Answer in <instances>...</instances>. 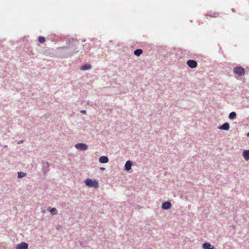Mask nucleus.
<instances>
[{
  "mask_svg": "<svg viewBox=\"0 0 249 249\" xmlns=\"http://www.w3.org/2000/svg\"><path fill=\"white\" fill-rule=\"evenodd\" d=\"M87 186L90 187H94L97 188L98 187V183L96 180H92L91 179H87L85 181Z\"/></svg>",
  "mask_w": 249,
  "mask_h": 249,
  "instance_id": "f257e3e1",
  "label": "nucleus"
},
{
  "mask_svg": "<svg viewBox=\"0 0 249 249\" xmlns=\"http://www.w3.org/2000/svg\"><path fill=\"white\" fill-rule=\"evenodd\" d=\"M233 72L235 74L242 76L245 74V70L242 67H236L234 68Z\"/></svg>",
  "mask_w": 249,
  "mask_h": 249,
  "instance_id": "f03ea898",
  "label": "nucleus"
},
{
  "mask_svg": "<svg viewBox=\"0 0 249 249\" xmlns=\"http://www.w3.org/2000/svg\"><path fill=\"white\" fill-rule=\"evenodd\" d=\"M187 64L191 68H195L197 67V62L194 60H189L187 61Z\"/></svg>",
  "mask_w": 249,
  "mask_h": 249,
  "instance_id": "7ed1b4c3",
  "label": "nucleus"
},
{
  "mask_svg": "<svg viewBox=\"0 0 249 249\" xmlns=\"http://www.w3.org/2000/svg\"><path fill=\"white\" fill-rule=\"evenodd\" d=\"M75 147L77 149L84 150H86L88 148V146L86 144L80 143L76 144L75 145Z\"/></svg>",
  "mask_w": 249,
  "mask_h": 249,
  "instance_id": "20e7f679",
  "label": "nucleus"
},
{
  "mask_svg": "<svg viewBox=\"0 0 249 249\" xmlns=\"http://www.w3.org/2000/svg\"><path fill=\"white\" fill-rule=\"evenodd\" d=\"M28 249V244L24 242L18 244L16 246V249Z\"/></svg>",
  "mask_w": 249,
  "mask_h": 249,
  "instance_id": "39448f33",
  "label": "nucleus"
},
{
  "mask_svg": "<svg viewBox=\"0 0 249 249\" xmlns=\"http://www.w3.org/2000/svg\"><path fill=\"white\" fill-rule=\"evenodd\" d=\"M99 161L101 163H105L108 161V159L106 156H102L99 158Z\"/></svg>",
  "mask_w": 249,
  "mask_h": 249,
  "instance_id": "423d86ee",
  "label": "nucleus"
},
{
  "mask_svg": "<svg viewBox=\"0 0 249 249\" xmlns=\"http://www.w3.org/2000/svg\"><path fill=\"white\" fill-rule=\"evenodd\" d=\"M171 203L169 202H165L162 204V208L163 209L167 210L171 208Z\"/></svg>",
  "mask_w": 249,
  "mask_h": 249,
  "instance_id": "0eeeda50",
  "label": "nucleus"
},
{
  "mask_svg": "<svg viewBox=\"0 0 249 249\" xmlns=\"http://www.w3.org/2000/svg\"><path fill=\"white\" fill-rule=\"evenodd\" d=\"M230 128V125L228 123H224L219 127V129L223 130H228Z\"/></svg>",
  "mask_w": 249,
  "mask_h": 249,
  "instance_id": "6e6552de",
  "label": "nucleus"
},
{
  "mask_svg": "<svg viewBox=\"0 0 249 249\" xmlns=\"http://www.w3.org/2000/svg\"><path fill=\"white\" fill-rule=\"evenodd\" d=\"M132 166V162L130 160H128L126 162L125 164V169L126 170L128 171L129 170Z\"/></svg>",
  "mask_w": 249,
  "mask_h": 249,
  "instance_id": "1a4fd4ad",
  "label": "nucleus"
},
{
  "mask_svg": "<svg viewBox=\"0 0 249 249\" xmlns=\"http://www.w3.org/2000/svg\"><path fill=\"white\" fill-rule=\"evenodd\" d=\"M204 249H213V247L209 243H205L203 244Z\"/></svg>",
  "mask_w": 249,
  "mask_h": 249,
  "instance_id": "9d476101",
  "label": "nucleus"
},
{
  "mask_svg": "<svg viewBox=\"0 0 249 249\" xmlns=\"http://www.w3.org/2000/svg\"><path fill=\"white\" fill-rule=\"evenodd\" d=\"M244 158L246 160H249V150H246L243 152Z\"/></svg>",
  "mask_w": 249,
  "mask_h": 249,
  "instance_id": "9b49d317",
  "label": "nucleus"
},
{
  "mask_svg": "<svg viewBox=\"0 0 249 249\" xmlns=\"http://www.w3.org/2000/svg\"><path fill=\"white\" fill-rule=\"evenodd\" d=\"M91 68V66L89 64H85L83 66H82L81 68V69L82 70H87Z\"/></svg>",
  "mask_w": 249,
  "mask_h": 249,
  "instance_id": "f8f14e48",
  "label": "nucleus"
},
{
  "mask_svg": "<svg viewBox=\"0 0 249 249\" xmlns=\"http://www.w3.org/2000/svg\"><path fill=\"white\" fill-rule=\"evenodd\" d=\"M134 53L135 55L140 56L142 53V50L141 49H137L134 51Z\"/></svg>",
  "mask_w": 249,
  "mask_h": 249,
  "instance_id": "ddd939ff",
  "label": "nucleus"
},
{
  "mask_svg": "<svg viewBox=\"0 0 249 249\" xmlns=\"http://www.w3.org/2000/svg\"><path fill=\"white\" fill-rule=\"evenodd\" d=\"M236 117V113L234 112H232L230 113L229 115V118L230 119H234Z\"/></svg>",
  "mask_w": 249,
  "mask_h": 249,
  "instance_id": "4468645a",
  "label": "nucleus"
},
{
  "mask_svg": "<svg viewBox=\"0 0 249 249\" xmlns=\"http://www.w3.org/2000/svg\"><path fill=\"white\" fill-rule=\"evenodd\" d=\"M45 38L43 36H40L39 38H38V41L41 43H43L45 42Z\"/></svg>",
  "mask_w": 249,
  "mask_h": 249,
  "instance_id": "2eb2a0df",
  "label": "nucleus"
},
{
  "mask_svg": "<svg viewBox=\"0 0 249 249\" xmlns=\"http://www.w3.org/2000/svg\"><path fill=\"white\" fill-rule=\"evenodd\" d=\"M25 176V174L23 172H18V178H21L24 177Z\"/></svg>",
  "mask_w": 249,
  "mask_h": 249,
  "instance_id": "dca6fc26",
  "label": "nucleus"
},
{
  "mask_svg": "<svg viewBox=\"0 0 249 249\" xmlns=\"http://www.w3.org/2000/svg\"><path fill=\"white\" fill-rule=\"evenodd\" d=\"M56 211V209L55 208H52L50 210V212L52 213H53V212H55Z\"/></svg>",
  "mask_w": 249,
  "mask_h": 249,
  "instance_id": "f3484780",
  "label": "nucleus"
},
{
  "mask_svg": "<svg viewBox=\"0 0 249 249\" xmlns=\"http://www.w3.org/2000/svg\"><path fill=\"white\" fill-rule=\"evenodd\" d=\"M81 112L82 113L85 114V113H86V111L85 110H81Z\"/></svg>",
  "mask_w": 249,
  "mask_h": 249,
  "instance_id": "a211bd4d",
  "label": "nucleus"
},
{
  "mask_svg": "<svg viewBox=\"0 0 249 249\" xmlns=\"http://www.w3.org/2000/svg\"><path fill=\"white\" fill-rule=\"evenodd\" d=\"M247 136L248 137H249V132L247 133Z\"/></svg>",
  "mask_w": 249,
  "mask_h": 249,
  "instance_id": "6ab92c4d",
  "label": "nucleus"
},
{
  "mask_svg": "<svg viewBox=\"0 0 249 249\" xmlns=\"http://www.w3.org/2000/svg\"><path fill=\"white\" fill-rule=\"evenodd\" d=\"M101 169H102V170H104V168H101Z\"/></svg>",
  "mask_w": 249,
  "mask_h": 249,
  "instance_id": "aec40b11",
  "label": "nucleus"
}]
</instances>
